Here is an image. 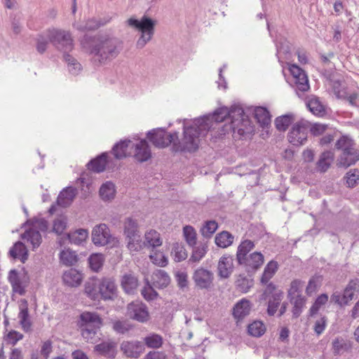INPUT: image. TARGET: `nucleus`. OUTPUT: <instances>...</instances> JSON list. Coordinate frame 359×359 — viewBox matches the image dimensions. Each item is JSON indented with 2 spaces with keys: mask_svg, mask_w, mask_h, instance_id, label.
Segmentation results:
<instances>
[{
  "mask_svg": "<svg viewBox=\"0 0 359 359\" xmlns=\"http://www.w3.org/2000/svg\"><path fill=\"white\" fill-rule=\"evenodd\" d=\"M255 245L254 242L250 240H244L243 241L237 248L236 252V259L237 262H242L243 259L247 257L248 253L252 250L255 248Z\"/></svg>",
  "mask_w": 359,
  "mask_h": 359,
  "instance_id": "nucleus-34",
  "label": "nucleus"
},
{
  "mask_svg": "<svg viewBox=\"0 0 359 359\" xmlns=\"http://www.w3.org/2000/svg\"><path fill=\"white\" fill-rule=\"evenodd\" d=\"M85 293L91 299L97 300L100 297V291L98 289V283H87L85 285Z\"/></svg>",
  "mask_w": 359,
  "mask_h": 359,
  "instance_id": "nucleus-61",
  "label": "nucleus"
},
{
  "mask_svg": "<svg viewBox=\"0 0 359 359\" xmlns=\"http://www.w3.org/2000/svg\"><path fill=\"white\" fill-rule=\"evenodd\" d=\"M227 118H229V109L227 107H221L216 110L213 114L205 116L198 119H203L205 123H208L210 130L213 128V122L221 123Z\"/></svg>",
  "mask_w": 359,
  "mask_h": 359,
  "instance_id": "nucleus-27",
  "label": "nucleus"
},
{
  "mask_svg": "<svg viewBox=\"0 0 359 359\" xmlns=\"http://www.w3.org/2000/svg\"><path fill=\"white\" fill-rule=\"evenodd\" d=\"M133 149V140H125L115 144L113 153L116 158H125L131 156Z\"/></svg>",
  "mask_w": 359,
  "mask_h": 359,
  "instance_id": "nucleus-22",
  "label": "nucleus"
},
{
  "mask_svg": "<svg viewBox=\"0 0 359 359\" xmlns=\"http://www.w3.org/2000/svg\"><path fill=\"white\" fill-rule=\"evenodd\" d=\"M62 280L68 286L78 287L83 280V275L75 269H70L63 273Z\"/></svg>",
  "mask_w": 359,
  "mask_h": 359,
  "instance_id": "nucleus-26",
  "label": "nucleus"
},
{
  "mask_svg": "<svg viewBox=\"0 0 359 359\" xmlns=\"http://www.w3.org/2000/svg\"><path fill=\"white\" fill-rule=\"evenodd\" d=\"M48 38L55 47L65 54H68L74 48L72 34L64 29H52L48 30Z\"/></svg>",
  "mask_w": 359,
  "mask_h": 359,
  "instance_id": "nucleus-6",
  "label": "nucleus"
},
{
  "mask_svg": "<svg viewBox=\"0 0 359 359\" xmlns=\"http://www.w3.org/2000/svg\"><path fill=\"white\" fill-rule=\"evenodd\" d=\"M251 304L249 300L242 299L233 307V315L238 321L243 320L250 314Z\"/></svg>",
  "mask_w": 359,
  "mask_h": 359,
  "instance_id": "nucleus-28",
  "label": "nucleus"
},
{
  "mask_svg": "<svg viewBox=\"0 0 359 359\" xmlns=\"http://www.w3.org/2000/svg\"><path fill=\"white\" fill-rule=\"evenodd\" d=\"M294 120V116L292 114L279 116L276 119V126L278 130L285 131Z\"/></svg>",
  "mask_w": 359,
  "mask_h": 359,
  "instance_id": "nucleus-52",
  "label": "nucleus"
},
{
  "mask_svg": "<svg viewBox=\"0 0 359 359\" xmlns=\"http://www.w3.org/2000/svg\"><path fill=\"white\" fill-rule=\"evenodd\" d=\"M192 247V252L189 262L190 263H198L206 255L208 248V245L201 243Z\"/></svg>",
  "mask_w": 359,
  "mask_h": 359,
  "instance_id": "nucleus-35",
  "label": "nucleus"
},
{
  "mask_svg": "<svg viewBox=\"0 0 359 359\" xmlns=\"http://www.w3.org/2000/svg\"><path fill=\"white\" fill-rule=\"evenodd\" d=\"M278 269L277 262L271 260L264 267V272L261 277V282L266 284L273 277Z\"/></svg>",
  "mask_w": 359,
  "mask_h": 359,
  "instance_id": "nucleus-42",
  "label": "nucleus"
},
{
  "mask_svg": "<svg viewBox=\"0 0 359 359\" xmlns=\"http://www.w3.org/2000/svg\"><path fill=\"white\" fill-rule=\"evenodd\" d=\"M137 221L132 217H127L123 222V233L126 237L139 233Z\"/></svg>",
  "mask_w": 359,
  "mask_h": 359,
  "instance_id": "nucleus-44",
  "label": "nucleus"
},
{
  "mask_svg": "<svg viewBox=\"0 0 359 359\" xmlns=\"http://www.w3.org/2000/svg\"><path fill=\"white\" fill-rule=\"evenodd\" d=\"M233 268V257L229 255H224L220 257L218 262V276L222 278H228L231 275Z\"/></svg>",
  "mask_w": 359,
  "mask_h": 359,
  "instance_id": "nucleus-19",
  "label": "nucleus"
},
{
  "mask_svg": "<svg viewBox=\"0 0 359 359\" xmlns=\"http://www.w3.org/2000/svg\"><path fill=\"white\" fill-rule=\"evenodd\" d=\"M120 349L126 357L137 358L144 351V344L137 340L123 341Z\"/></svg>",
  "mask_w": 359,
  "mask_h": 359,
  "instance_id": "nucleus-14",
  "label": "nucleus"
},
{
  "mask_svg": "<svg viewBox=\"0 0 359 359\" xmlns=\"http://www.w3.org/2000/svg\"><path fill=\"white\" fill-rule=\"evenodd\" d=\"M175 136L176 133L173 134L168 133L162 128L154 129L147 133L148 138L155 147L164 148L172 144L173 150Z\"/></svg>",
  "mask_w": 359,
  "mask_h": 359,
  "instance_id": "nucleus-11",
  "label": "nucleus"
},
{
  "mask_svg": "<svg viewBox=\"0 0 359 359\" xmlns=\"http://www.w3.org/2000/svg\"><path fill=\"white\" fill-rule=\"evenodd\" d=\"M100 297L104 300L112 299L116 296L117 287L111 278H103L98 281Z\"/></svg>",
  "mask_w": 359,
  "mask_h": 359,
  "instance_id": "nucleus-15",
  "label": "nucleus"
},
{
  "mask_svg": "<svg viewBox=\"0 0 359 359\" xmlns=\"http://www.w3.org/2000/svg\"><path fill=\"white\" fill-rule=\"evenodd\" d=\"M94 351L98 355L113 359L117 353L116 343L112 340L102 341L94 346Z\"/></svg>",
  "mask_w": 359,
  "mask_h": 359,
  "instance_id": "nucleus-20",
  "label": "nucleus"
},
{
  "mask_svg": "<svg viewBox=\"0 0 359 359\" xmlns=\"http://www.w3.org/2000/svg\"><path fill=\"white\" fill-rule=\"evenodd\" d=\"M290 72L292 75V81L296 89L302 92L307 91L310 86L309 84L308 77L304 71L297 65H292L290 67Z\"/></svg>",
  "mask_w": 359,
  "mask_h": 359,
  "instance_id": "nucleus-12",
  "label": "nucleus"
},
{
  "mask_svg": "<svg viewBox=\"0 0 359 359\" xmlns=\"http://www.w3.org/2000/svg\"><path fill=\"white\" fill-rule=\"evenodd\" d=\"M67 227V219L65 216L56 218L53 224V231L57 235H62Z\"/></svg>",
  "mask_w": 359,
  "mask_h": 359,
  "instance_id": "nucleus-57",
  "label": "nucleus"
},
{
  "mask_svg": "<svg viewBox=\"0 0 359 359\" xmlns=\"http://www.w3.org/2000/svg\"><path fill=\"white\" fill-rule=\"evenodd\" d=\"M208 123L203 119L194 121L184 120L183 123V136L180 140L176 133L174 142V151L193 152L198 149L201 137L209 130Z\"/></svg>",
  "mask_w": 359,
  "mask_h": 359,
  "instance_id": "nucleus-1",
  "label": "nucleus"
},
{
  "mask_svg": "<svg viewBox=\"0 0 359 359\" xmlns=\"http://www.w3.org/2000/svg\"><path fill=\"white\" fill-rule=\"evenodd\" d=\"M76 189L73 187L64 189L57 197V204L62 207L69 205L76 195Z\"/></svg>",
  "mask_w": 359,
  "mask_h": 359,
  "instance_id": "nucleus-31",
  "label": "nucleus"
},
{
  "mask_svg": "<svg viewBox=\"0 0 359 359\" xmlns=\"http://www.w3.org/2000/svg\"><path fill=\"white\" fill-rule=\"evenodd\" d=\"M92 241L95 245L104 246L111 244L116 245L118 243L117 238L111 235L109 229L105 224L96 225L92 231Z\"/></svg>",
  "mask_w": 359,
  "mask_h": 359,
  "instance_id": "nucleus-8",
  "label": "nucleus"
},
{
  "mask_svg": "<svg viewBox=\"0 0 359 359\" xmlns=\"http://www.w3.org/2000/svg\"><path fill=\"white\" fill-rule=\"evenodd\" d=\"M9 255L15 259H19L24 263L28 257L26 246L22 242H17L9 250Z\"/></svg>",
  "mask_w": 359,
  "mask_h": 359,
  "instance_id": "nucleus-32",
  "label": "nucleus"
},
{
  "mask_svg": "<svg viewBox=\"0 0 359 359\" xmlns=\"http://www.w3.org/2000/svg\"><path fill=\"white\" fill-rule=\"evenodd\" d=\"M335 147L341 153L337 160L338 167L348 168L359 160V151L355 148L353 141L347 136H342L336 144Z\"/></svg>",
  "mask_w": 359,
  "mask_h": 359,
  "instance_id": "nucleus-4",
  "label": "nucleus"
},
{
  "mask_svg": "<svg viewBox=\"0 0 359 359\" xmlns=\"http://www.w3.org/2000/svg\"><path fill=\"white\" fill-rule=\"evenodd\" d=\"M274 291L272 294L271 297L269 300L268 304V313L271 316H273L277 311L278 306H279L283 297V292L280 290H276L275 286L270 283L266 289V292Z\"/></svg>",
  "mask_w": 359,
  "mask_h": 359,
  "instance_id": "nucleus-21",
  "label": "nucleus"
},
{
  "mask_svg": "<svg viewBox=\"0 0 359 359\" xmlns=\"http://www.w3.org/2000/svg\"><path fill=\"white\" fill-rule=\"evenodd\" d=\"M116 193L115 185L111 182H106L100 188V196L104 201H109L114 199Z\"/></svg>",
  "mask_w": 359,
  "mask_h": 359,
  "instance_id": "nucleus-36",
  "label": "nucleus"
},
{
  "mask_svg": "<svg viewBox=\"0 0 359 359\" xmlns=\"http://www.w3.org/2000/svg\"><path fill=\"white\" fill-rule=\"evenodd\" d=\"M23 240L30 243L33 249L38 248L41 243V236L38 231L31 229L22 235Z\"/></svg>",
  "mask_w": 359,
  "mask_h": 359,
  "instance_id": "nucleus-41",
  "label": "nucleus"
},
{
  "mask_svg": "<svg viewBox=\"0 0 359 359\" xmlns=\"http://www.w3.org/2000/svg\"><path fill=\"white\" fill-rule=\"evenodd\" d=\"M234 240V236L229 231H223L217 234L215 238V244L222 248H226L230 246Z\"/></svg>",
  "mask_w": 359,
  "mask_h": 359,
  "instance_id": "nucleus-40",
  "label": "nucleus"
},
{
  "mask_svg": "<svg viewBox=\"0 0 359 359\" xmlns=\"http://www.w3.org/2000/svg\"><path fill=\"white\" fill-rule=\"evenodd\" d=\"M244 115V111L242 107L238 105L232 106L229 109V118L231 120V124L226 129V131L234 130V122L243 119Z\"/></svg>",
  "mask_w": 359,
  "mask_h": 359,
  "instance_id": "nucleus-45",
  "label": "nucleus"
},
{
  "mask_svg": "<svg viewBox=\"0 0 359 359\" xmlns=\"http://www.w3.org/2000/svg\"><path fill=\"white\" fill-rule=\"evenodd\" d=\"M264 255L259 252H254L245 257L238 264L243 266L248 273H254L264 264Z\"/></svg>",
  "mask_w": 359,
  "mask_h": 359,
  "instance_id": "nucleus-16",
  "label": "nucleus"
},
{
  "mask_svg": "<svg viewBox=\"0 0 359 359\" xmlns=\"http://www.w3.org/2000/svg\"><path fill=\"white\" fill-rule=\"evenodd\" d=\"M152 282L156 287L163 288L169 285L170 278L165 271L156 270L152 275Z\"/></svg>",
  "mask_w": 359,
  "mask_h": 359,
  "instance_id": "nucleus-33",
  "label": "nucleus"
},
{
  "mask_svg": "<svg viewBox=\"0 0 359 359\" xmlns=\"http://www.w3.org/2000/svg\"><path fill=\"white\" fill-rule=\"evenodd\" d=\"M171 255L175 262H180L187 259V253L181 243H175L172 245Z\"/></svg>",
  "mask_w": 359,
  "mask_h": 359,
  "instance_id": "nucleus-48",
  "label": "nucleus"
},
{
  "mask_svg": "<svg viewBox=\"0 0 359 359\" xmlns=\"http://www.w3.org/2000/svg\"><path fill=\"white\" fill-rule=\"evenodd\" d=\"M144 344L150 348H158L163 344V338L161 335L156 333H151L144 337Z\"/></svg>",
  "mask_w": 359,
  "mask_h": 359,
  "instance_id": "nucleus-47",
  "label": "nucleus"
},
{
  "mask_svg": "<svg viewBox=\"0 0 359 359\" xmlns=\"http://www.w3.org/2000/svg\"><path fill=\"white\" fill-rule=\"evenodd\" d=\"M149 259L153 264L161 267L165 266L168 263V258L160 251H155L151 253Z\"/></svg>",
  "mask_w": 359,
  "mask_h": 359,
  "instance_id": "nucleus-59",
  "label": "nucleus"
},
{
  "mask_svg": "<svg viewBox=\"0 0 359 359\" xmlns=\"http://www.w3.org/2000/svg\"><path fill=\"white\" fill-rule=\"evenodd\" d=\"M304 287V282L300 280H294L291 282L288 290V297L302 296L301 292Z\"/></svg>",
  "mask_w": 359,
  "mask_h": 359,
  "instance_id": "nucleus-58",
  "label": "nucleus"
},
{
  "mask_svg": "<svg viewBox=\"0 0 359 359\" xmlns=\"http://www.w3.org/2000/svg\"><path fill=\"white\" fill-rule=\"evenodd\" d=\"M107 165V156L105 154H102L97 158L92 160L88 163V169L93 170L94 172H102Z\"/></svg>",
  "mask_w": 359,
  "mask_h": 359,
  "instance_id": "nucleus-46",
  "label": "nucleus"
},
{
  "mask_svg": "<svg viewBox=\"0 0 359 359\" xmlns=\"http://www.w3.org/2000/svg\"><path fill=\"white\" fill-rule=\"evenodd\" d=\"M213 273L204 268H198L194 273L193 279L196 285L201 289H208L212 284Z\"/></svg>",
  "mask_w": 359,
  "mask_h": 359,
  "instance_id": "nucleus-17",
  "label": "nucleus"
},
{
  "mask_svg": "<svg viewBox=\"0 0 359 359\" xmlns=\"http://www.w3.org/2000/svg\"><path fill=\"white\" fill-rule=\"evenodd\" d=\"M328 302V296L326 294H322L318 297L314 304L310 309L311 316L318 313L320 309Z\"/></svg>",
  "mask_w": 359,
  "mask_h": 359,
  "instance_id": "nucleus-62",
  "label": "nucleus"
},
{
  "mask_svg": "<svg viewBox=\"0 0 359 359\" xmlns=\"http://www.w3.org/2000/svg\"><path fill=\"white\" fill-rule=\"evenodd\" d=\"M59 259L60 263L66 266H74L79 261L76 252L69 248H65L60 251Z\"/></svg>",
  "mask_w": 359,
  "mask_h": 359,
  "instance_id": "nucleus-30",
  "label": "nucleus"
},
{
  "mask_svg": "<svg viewBox=\"0 0 359 359\" xmlns=\"http://www.w3.org/2000/svg\"><path fill=\"white\" fill-rule=\"evenodd\" d=\"M88 236V232L83 229H78L70 233H65L64 237L59 239L58 243L60 245L64 243L65 239H68L71 243L80 245L84 242Z\"/></svg>",
  "mask_w": 359,
  "mask_h": 359,
  "instance_id": "nucleus-24",
  "label": "nucleus"
},
{
  "mask_svg": "<svg viewBox=\"0 0 359 359\" xmlns=\"http://www.w3.org/2000/svg\"><path fill=\"white\" fill-rule=\"evenodd\" d=\"M332 90L334 95L340 99L346 100L351 105H357L358 95L356 93L348 94L347 91L342 88L339 82H334Z\"/></svg>",
  "mask_w": 359,
  "mask_h": 359,
  "instance_id": "nucleus-29",
  "label": "nucleus"
},
{
  "mask_svg": "<svg viewBox=\"0 0 359 359\" xmlns=\"http://www.w3.org/2000/svg\"><path fill=\"white\" fill-rule=\"evenodd\" d=\"M359 293V280L353 279L348 282L342 293L334 292L331 296V302L340 307H344L350 302Z\"/></svg>",
  "mask_w": 359,
  "mask_h": 359,
  "instance_id": "nucleus-7",
  "label": "nucleus"
},
{
  "mask_svg": "<svg viewBox=\"0 0 359 359\" xmlns=\"http://www.w3.org/2000/svg\"><path fill=\"white\" fill-rule=\"evenodd\" d=\"M20 311L18 313L19 323L25 332H29L32 327V323L28 312V306L26 300L20 302Z\"/></svg>",
  "mask_w": 359,
  "mask_h": 359,
  "instance_id": "nucleus-25",
  "label": "nucleus"
},
{
  "mask_svg": "<svg viewBox=\"0 0 359 359\" xmlns=\"http://www.w3.org/2000/svg\"><path fill=\"white\" fill-rule=\"evenodd\" d=\"M322 282L321 276H313L312 277L308 283L306 289L307 294L311 295L315 292L318 287H320Z\"/></svg>",
  "mask_w": 359,
  "mask_h": 359,
  "instance_id": "nucleus-64",
  "label": "nucleus"
},
{
  "mask_svg": "<svg viewBox=\"0 0 359 359\" xmlns=\"http://www.w3.org/2000/svg\"><path fill=\"white\" fill-rule=\"evenodd\" d=\"M113 330L119 334H125L130 330V324L126 320H114L112 322Z\"/></svg>",
  "mask_w": 359,
  "mask_h": 359,
  "instance_id": "nucleus-63",
  "label": "nucleus"
},
{
  "mask_svg": "<svg viewBox=\"0 0 359 359\" xmlns=\"http://www.w3.org/2000/svg\"><path fill=\"white\" fill-rule=\"evenodd\" d=\"M64 60L67 65L69 72L72 74H77L81 70V64L72 55L69 54L64 55Z\"/></svg>",
  "mask_w": 359,
  "mask_h": 359,
  "instance_id": "nucleus-55",
  "label": "nucleus"
},
{
  "mask_svg": "<svg viewBox=\"0 0 359 359\" xmlns=\"http://www.w3.org/2000/svg\"><path fill=\"white\" fill-rule=\"evenodd\" d=\"M248 332L252 337H259L266 332V327L261 321H254L248 325Z\"/></svg>",
  "mask_w": 359,
  "mask_h": 359,
  "instance_id": "nucleus-50",
  "label": "nucleus"
},
{
  "mask_svg": "<svg viewBox=\"0 0 359 359\" xmlns=\"http://www.w3.org/2000/svg\"><path fill=\"white\" fill-rule=\"evenodd\" d=\"M334 158V154L331 151L323 152L317 162V168L320 172H325L330 168Z\"/></svg>",
  "mask_w": 359,
  "mask_h": 359,
  "instance_id": "nucleus-39",
  "label": "nucleus"
},
{
  "mask_svg": "<svg viewBox=\"0 0 359 359\" xmlns=\"http://www.w3.org/2000/svg\"><path fill=\"white\" fill-rule=\"evenodd\" d=\"M291 304L293 305L292 313L294 317H298L305 306L306 299L303 296L290 298Z\"/></svg>",
  "mask_w": 359,
  "mask_h": 359,
  "instance_id": "nucleus-51",
  "label": "nucleus"
},
{
  "mask_svg": "<svg viewBox=\"0 0 359 359\" xmlns=\"http://www.w3.org/2000/svg\"><path fill=\"white\" fill-rule=\"evenodd\" d=\"M74 27L79 31L86 32L97 29L100 24L94 18L88 20H80L73 25Z\"/></svg>",
  "mask_w": 359,
  "mask_h": 359,
  "instance_id": "nucleus-43",
  "label": "nucleus"
},
{
  "mask_svg": "<svg viewBox=\"0 0 359 359\" xmlns=\"http://www.w3.org/2000/svg\"><path fill=\"white\" fill-rule=\"evenodd\" d=\"M127 248L130 252H139L144 248V241L141 238L140 233L126 237Z\"/></svg>",
  "mask_w": 359,
  "mask_h": 359,
  "instance_id": "nucleus-37",
  "label": "nucleus"
},
{
  "mask_svg": "<svg viewBox=\"0 0 359 359\" xmlns=\"http://www.w3.org/2000/svg\"><path fill=\"white\" fill-rule=\"evenodd\" d=\"M102 325V320L95 312L84 311L79 316L77 326L83 339L88 343L96 341V335Z\"/></svg>",
  "mask_w": 359,
  "mask_h": 359,
  "instance_id": "nucleus-2",
  "label": "nucleus"
},
{
  "mask_svg": "<svg viewBox=\"0 0 359 359\" xmlns=\"http://www.w3.org/2000/svg\"><path fill=\"white\" fill-rule=\"evenodd\" d=\"M138 162H145L151 157V152L145 140L133 138V149L132 155Z\"/></svg>",
  "mask_w": 359,
  "mask_h": 359,
  "instance_id": "nucleus-13",
  "label": "nucleus"
},
{
  "mask_svg": "<svg viewBox=\"0 0 359 359\" xmlns=\"http://www.w3.org/2000/svg\"><path fill=\"white\" fill-rule=\"evenodd\" d=\"M104 261V257L100 253L93 254L88 258L90 267L94 271H98L102 267Z\"/></svg>",
  "mask_w": 359,
  "mask_h": 359,
  "instance_id": "nucleus-56",
  "label": "nucleus"
},
{
  "mask_svg": "<svg viewBox=\"0 0 359 359\" xmlns=\"http://www.w3.org/2000/svg\"><path fill=\"white\" fill-rule=\"evenodd\" d=\"M307 107L315 115L323 116L325 114V107L317 97L311 98L307 103Z\"/></svg>",
  "mask_w": 359,
  "mask_h": 359,
  "instance_id": "nucleus-54",
  "label": "nucleus"
},
{
  "mask_svg": "<svg viewBox=\"0 0 359 359\" xmlns=\"http://www.w3.org/2000/svg\"><path fill=\"white\" fill-rule=\"evenodd\" d=\"M126 316L132 320L144 323L150 320V314L146 304L141 302H133L128 304Z\"/></svg>",
  "mask_w": 359,
  "mask_h": 359,
  "instance_id": "nucleus-10",
  "label": "nucleus"
},
{
  "mask_svg": "<svg viewBox=\"0 0 359 359\" xmlns=\"http://www.w3.org/2000/svg\"><path fill=\"white\" fill-rule=\"evenodd\" d=\"M8 280L15 293L20 295L25 293V288L27 283L25 275L18 273L16 270H11L8 275Z\"/></svg>",
  "mask_w": 359,
  "mask_h": 359,
  "instance_id": "nucleus-18",
  "label": "nucleus"
},
{
  "mask_svg": "<svg viewBox=\"0 0 359 359\" xmlns=\"http://www.w3.org/2000/svg\"><path fill=\"white\" fill-rule=\"evenodd\" d=\"M144 248H151L152 250L158 248L163 244V238L157 231L149 229L145 231L144 235Z\"/></svg>",
  "mask_w": 359,
  "mask_h": 359,
  "instance_id": "nucleus-23",
  "label": "nucleus"
},
{
  "mask_svg": "<svg viewBox=\"0 0 359 359\" xmlns=\"http://www.w3.org/2000/svg\"><path fill=\"white\" fill-rule=\"evenodd\" d=\"M138 281L133 275L125 274L121 279V286L123 290L128 294H132L136 290Z\"/></svg>",
  "mask_w": 359,
  "mask_h": 359,
  "instance_id": "nucleus-38",
  "label": "nucleus"
},
{
  "mask_svg": "<svg viewBox=\"0 0 359 359\" xmlns=\"http://www.w3.org/2000/svg\"><path fill=\"white\" fill-rule=\"evenodd\" d=\"M89 52L95 63L104 64L119 53L118 42L114 39L100 40L95 43Z\"/></svg>",
  "mask_w": 359,
  "mask_h": 359,
  "instance_id": "nucleus-3",
  "label": "nucleus"
},
{
  "mask_svg": "<svg viewBox=\"0 0 359 359\" xmlns=\"http://www.w3.org/2000/svg\"><path fill=\"white\" fill-rule=\"evenodd\" d=\"M183 236L189 246L196 245L197 233L194 227L187 225L183 227Z\"/></svg>",
  "mask_w": 359,
  "mask_h": 359,
  "instance_id": "nucleus-53",
  "label": "nucleus"
},
{
  "mask_svg": "<svg viewBox=\"0 0 359 359\" xmlns=\"http://www.w3.org/2000/svg\"><path fill=\"white\" fill-rule=\"evenodd\" d=\"M126 22L129 27L140 32V36L137 41V47L138 48H144L154 36L156 22L148 16L144 15L139 20L130 18Z\"/></svg>",
  "mask_w": 359,
  "mask_h": 359,
  "instance_id": "nucleus-5",
  "label": "nucleus"
},
{
  "mask_svg": "<svg viewBox=\"0 0 359 359\" xmlns=\"http://www.w3.org/2000/svg\"><path fill=\"white\" fill-rule=\"evenodd\" d=\"M255 116L257 121L263 126L268 125L271 122V115L264 107H257L255 109Z\"/></svg>",
  "mask_w": 359,
  "mask_h": 359,
  "instance_id": "nucleus-49",
  "label": "nucleus"
},
{
  "mask_svg": "<svg viewBox=\"0 0 359 359\" xmlns=\"http://www.w3.org/2000/svg\"><path fill=\"white\" fill-rule=\"evenodd\" d=\"M309 128L307 121L301 120L294 123L288 133L289 142L296 146L304 144L307 140Z\"/></svg>",
  "mask_w": 359,
  "mask_h": 359,
  "instance_id": "nucleus-9",
  "label": "nucleus"
},
{
  "mask_svg": "<svg viewBox=\"0 0 359 359\" xmlns=\"http://www.w3.org/2000/svg\"><path fill=\"white\" fill-rule=\"evenodd\" d=\"M217 228V223L215 221L210 220L204 224L201 229V232L203 236L209 238L216 231Z\"/></svg>",
  "mask_w": 359,
  "mask_h": 359,
  "instance_id": "nucleus-60",
  "label": "nucleus"
}]
</instances>
